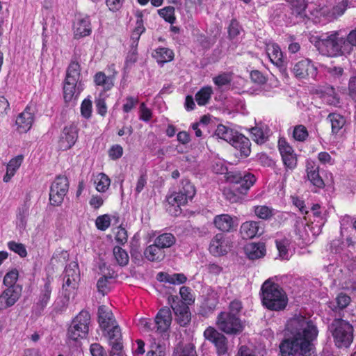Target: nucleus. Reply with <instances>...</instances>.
Instances as JSON below:
<instances>
[{
	"label": "nucleus",
	"mask_w": 356,
	"mask_h": 356,
	"mask_svg": "<svg viewBox=\"0 0 356 356\" xmlns=\"http://www.w3.org/2000/svg\"><path fill=\"white\" fill-rule=\"evenodd\" d=\"M80 78V65L79 63L72 62L67 70L63 86V96L65 102L71 101L74 97H77L82 88H80L81 82L77 86Z\"/></svg>",
	"instance_id": "nucleus-5"
},
{
	"label": "nucleus",
	"mask_w": 356,
	"mask_h": 356,
	"mask_svg": "<svg viewBox=\"0 0 356 356\" xmlns=\"http://www.w3.org/2000/svg\"><path fill=\"white\" fill-rule=\"evenodd\" d=\"M213 83L218 87L229 84L231 81V76L228 73H222L213 79Z\"/></svg>",
	"instance_id": "nucleus-60"
},
{
	"label": "nucleus",
	"mask_w": 356,
	"mask_h": 356,
	"mask_svg": "<svg viewBox=\"0 0 356 356\" xmlns=\"http://www.w3.org/2000/svg\"><path fill=\"white\" fill-rule=\"evenodd\" d=\"M293 73L298 79H302L307 77L314 78L317 74V68L309 59H302L295 64Z\"/></svg>",
	"instance_id": "nucleus-16"
},
{
	"label": "nucleus",
	"mask_w": 356,
	"mask_h": 356,
	"mask_svg": "<svg viewBox=\"0 0 356 356\" xmlns=\"http://www.w3.org/2000/svg\"><path fill=\"white\" fill-rule=\"evenodd\" d=\"M35 109L28 105L16 119L17 129L19 133H26L31 128L34 120Z\"/></svg>",
	"instance_id": "nucleus-17"
},
{
	"label": "nucleus",
	"mask_w": 356,
	"mask_h": 356,
	"mask_svg": "<svg viewBox=\"0 0 356 356\" xmlns=\"http://www.w3.org/2000/svg\"><path fill=\"white\" fill-rule=\"evenodd\" d=\"M329 329L338 348H348L350 346L353 341V327L348 322L336 318Z\"/></svg>",
	"instance_id": "nucleus-4"
},
{
	"label": "nucleus",
	"mask_w": 356,
	"mask_h": 356,
	"mask_svg": "<svg viewBox=\"0 0 356 356\" xmlns=\"http://www.w3.org/2000/svg\"><path fill=\"white\" fill-rule=\"evenodd\" d=\"M152 56L158 63L163 65L173 60L174 52L166 47H159L153 51Z\"/></svg>",
	"instance_id": "nucleus-38"
},
{
	"label": "nucleus",
	"mask_w": 356,
	"mask_h": 356,
	"mask_svg": "<svg viewBox=\"0 0 356 356\" xmlns=\"http://www.w3.org/2000/svg\"><path fill=\"white\" fill-rule=\"evenodd\" d=\"M78 134L79 129L76 124H70L65 126L58 140V149L66 151L72 148L78 139Z\"/></svg>",
	"instance_id": "nucleus-12"
},
{
	"label": "nucleus",
	"mask_w": 356,
	"mask_h": 356,
	"mask_svg": "<svg viewBox=\"0 0 356 356\" xmlns=\"http://www.w3.org/2000/svg\"><path fill=\"white\" fill-rule=\"evenodd\" d=\"M24 157L22 155H18L12 159L6 166V172L3 180L4 182H8L11 178L15 175L17 170L21 166Z\"/></svg>",
	"instance_id": "nucleus-34"
},
{
	"label": "nucleus",
	"mask_w": 356,
	"mask_h": 356,
	"mask_svg": "<svg viewBox=\"0 0 356 356\" xmlns=\"http://www.w3.org/2000/svg\"><path fill=\"white\" fill-rule=\"evenodd\" d=\"M274 210L267 206L260 205L254 207V212L255 215L262 219V220H268L270 218L274 215Z\"/></svg>",
	"instance_id": "nucleus-50"
},
{
	"label": "nucleus",
	"mask_w": 356,
	"mask_h": 356,
	"mask_svg": "<svg viewBox=\"0 0 356 356\" xmlns=\"http://www.w3.org/2000/svg\"><path fill=\"white\" fill-rule=\"evenodd\" d=\"M138 99L132 96H129L125 99V103L123 104L122 110L124 113L130 112L138 104Z\"/></svg>",
	"instance_id": "nucleus-61"
},
{
	"label": "nucleus",
	"mask_w": 356,
	"mask_h": 356,
	"mask_svg": "<svg viewBox=\"0 0 356 356\" xmlns=\"http://www.w3.org/2000/svg\"><path fill=\"white\" fill-rule=\"evenodd\" d=\"M284 338L279 346L281 356H289V338L286 335V330H285Z\"/></svg>",
	"instance_id": "nucleus-62"
},
{
	"label": "nucleus",
	"mask_w": 356,
	"mask_h": 356,
	"mask_svg": "<svg viewBox=\"0 0 356 356\" xmlns=\"http://www.w3.org/2000/svg\"><path fill=\"white\" fill-rule=\"evenodd\" d=\"M90 315L86 311H81L72 321L67 330V337L72 341L85 338L88 332Z\"/></svg>",
	"instance_id": "nucleus-7"
},
{
	"label": "nucleus",
	"mask_w": 356,
	"mask_h": 356,
	"mask_svg": "<svg viewBox=\"0 0 356 356\" xmlns=\"http://www.w3.org/2000/svg\"><path fill=\"white\" fill-rule=\"evenodd\" d=\"M223 194L226 200L231 203L241 202L244 200V197L246 195L244 193H241V191L234 189V186L232 184H230L229 187L224 190Z\"/></svg>",
	"instance_id": "nucleus-42"
},
{
	"label": "nucleus",
	"mask_w": 356,
	"mask_h": 356,
	"mask_svg": "<svg viewBox=\"0 0 356 356\" xmlns=\"http://www.w3.org/2000/svg\"><path fill=\"white\" fill-rule=\"evenodd\" d=\"M240 232L243 238L250 239L263 233V229L257 221H246L242 223Z\"/></svg>",
	"instance_id": "nucleus-23"
},
{
	"label": "nucleus",
	"mask_w": 356,
	"mask_h": 356,
	"mask_svg": "<svg viewBox=\"0 0 356 356\" xmlns=\"http://www.w3.org/2000/svg\"><path fill=\"white\" fill-rule=\"evenodd\" d=\"M230 144L235 149L239 150L242 156H248L250 154L251 144L250 140L239 133H238Z\"/></svg>",
	"instance_id": "nucleus-30"
},
{
	"label": "nucleus",
	"mask_w": 356,
	"mask_h": 356,
	"mask_svg": "<svg viewBox=\"0 0 356 356\" xmlns=\"http://www.w3.org/2000/svg\"><path fill=\"white\" fill-rule=\"evenodd\" d=\"M293 243L301 248L310 243V238L303 225H302L301 227L296 230L295 236H293Z\"/></svg>",
	"instance_id": "nucleus-45"
},
{
	"label": "nucleus",
	"mask_w": 356,
	"mask_h": 356,
	"mask_svg": "<svg viewBox=\"0 0 356 356\" xmlns=\"http://www.w3.org/2000/svg\"><path fill=\"white\" fill-rule=\"evenodd\" d=\"M181 184V186L178 192L173 193L167 197L168 203L178 208L191 201L196 192L194 186L189 181L182 180Z\"/></svg>",
	"instance_id": "nucleus-8"
},
{
	"label": "nucleus",
	"mask_w": 356,
	"mask_h": 356,
	"mask_svg": "<svg viewBox=\"0 0 356 356\" xmlns=\"http://www.w3.org/2000/svg\"><path fill=\"white\" fill-rule=\"evenodd\" d=\"M318 331L313 321L302 315L291 318V355L311 356L314 353L313 341Z\"/></svg>",
	"instance_id": "nucleus-1"
},
{
	"label": "nucleus",
	"mask_w": 356,
	"mask_h": 356,
	"mask_svg": "<svg viewBox=\"0 0 356 356\" xmlns=\"http://www.w3.org/2000/svg\"><path fill=\"white\" fill-rule=\"evenodd\" d=\"M135 17L136 18V26L131 35V46L133 47H137L141 34L145 31L143 24V12L137 10L135 13Z\"/></svg>",
	"instance_id": "nucleus-29"
},
{
	"label": "nucleus",
	"mask_w": 356,
	"mask_h": 356,
	"mask_svg": "<svg viewBox=\"0 0 356 356\" xmlns=\"http://www.w3.org/2000/svg\"><path fill=\"white\" fill-rule=\"evenodd\" d=\"M113 255L117 263L120 266H125L129 262V255L127 252L119 246H115L113 248Z\"/></svg>",
	"instance_id": "nucleus-51"
},
{
	"label": "nucleus",
	"mask_w": 356,
	"mask_h": 356,
	"mask_svg": "<svg viewBox=\"0 0 356 356\" xmlns=\"http://www.w3.org/2000/svg\"><path fill=\"white\" fill-rule=\"evenodd\" d=\"M213 94V90L211 86H206L202 88L195 95V100L198 105L204 106L209 102L211 95Z\"/></svg>",
	"instance_id": "nucleus-48"
},
{
	"label": "nucleus",
	"mask_w": 356,
	"mask_h": 356,
	"mask_svg": "<svg viewBox=\"0 0 356 356\" xmlns=\"http://www.w3.org/2000/svg\"><path fill=\"white\" fill-rule=\"evenodd\" d=\"M179 294L185 304L191 305L194 302L193 296L189 287L181 286L179 290Z\"/></svg>",
	"instance_id": "nucleus-59"
},
{
	"label": "nucleus",
	"mask_w": 356,
	"mask_h": 356,
	"mask_svg": "<svg viewBox=\"0 0 356 356\" xmlns=\"http://www.w3.org/2000/svg\"><path fill=\"white\" fill-rule=\"evenodd\" d=\"M52 280L53 279L50 276L43 279V284L40 286V293L33 306L34 310L38 314L43 312L50 300Z\"/></svg>",
	"instance_id": "nucleus-14"
},
{
	"label": "nucleus",
	"mask_w": 356,
	"mask_h": 356,
	"mask_svg": "<svg viewBox=\"0 0 356 356\" xmlns=\"http://www.w3.org/2000/svg\"><path fill=\"white\" fill-rule=\"evenodd\" d=\"M8 248L10 250L19 254L21 257H25L27 255L26 249L22 243H17L14 241L8 243Z\"/></svg>",
	"instance_id": "nucleus-54"
},
{
	"label": "nucleus",
	"mask_w": 356,
	"mask_h": 356,
	"mask_svg": "<svg viewBox=\"0 0 356 356\" xmlns=\"http://www.w3.org/2000/svg\"><path fill=\"white\" fill-rule=\"evenodd\" d=\"M229 248V241L223 234H218L210 243L209 251L214 256H220L226 254Z\"/></svg>",
	"instance_id": "nucleus-21"
},
{
	"label": "nucleus",
	"mask_w": 356,
	"mask_h": 356,
	"mask_svg": "<svg viewBox=\"0 0 356 356\" xmlns=\"http://www.w3.org/2000/svg\"><path fill=\"white\" fill-rule=\"evenodd\" d=\"M204 338L216 347L218 355H225L228 350L227 337L213 327H207L204 332Z\"/></svg>",
	"instance_id": "nucleus-13"
},
{
	"label": "nucleus",
	"mask_w": 356,
	"mask_h": 356,
	"mask_svg": "<svg viewBox=\"0 0 356 356\" xmlns=\"http://www.w3.org/2000/svg\"><path fill=\"white\" fill-rule=\"evenodd\" d=\"M115 76H106L104 72H97L94 76L96 86H101L105 91L110 90L114 86Z\"/></svg>",
	"instance_id": "nucleus-36"
},
{
	"label": "nucleus",
	"mask_w": 356,
	"mask_h": 356,
	"mask_svg": "<svg viewBox=\"0 0 356 356\" xmlns=\"http://www.w3.org/2000/svg\"><path fill=\"white\" fill-rule=\"evenodd\" d=\"M266 53L270 60L277 67H284L283 54L280 47L275 43H269L266 45Z\"/></svg>",
	"instance_id": "nucleus-27"
},
{
	"label": "nucleus",
	"mask_w": 356,
	"mask_h": 356,
	"mask_svg": "<svg viewBox=\"0 0 356 356\" xmlns=\"http://www.w3.org/2000/svg\"><path fill=\"white\" fill-rule=\"evenodd\" d=\"M255 176L250 172H232L227 176L228 182L234 186V189L247 194L250 188L256 182Z\"/></svg>",
	"instance_id": "nucleus-9"
},
{
	"label": "nucleus",
	"mask_w": 356,
	"mask_h": 356,
	"mask_svg": "<svg viewBox=\"0 0 356 356\" xmlns=\"http://www.w3.org/2000/svg\"><path fill=\"white\" fill-rule=\"evenodd\" d=\"M213 223L218 229L228 232L236 228L238 218L229 214H220L214 217Z\"/></svg>",
	"instance_id": "nucleus-19"
},
{
	"label": "nucleus",
	"mask_w": 356,
	"mask_h": 356,
	"mask_svg": "<svg viewBox=\"0 0 356 356\" xmlns=\"http://www.w3.org/2000/svg\"><path fill=\"white\" fill-rule=\"evenodd\" d=\"M154 242L163 250L171 247L175 243V238L170 233H165L156 237Z\"/></svg>",
	"instance_id": "nucleus-49"
},
{
	"label": "nucleus",
	"mask_w": 356,
	"mask_h": 356,
	"mask_svg": "<svg viewBox=\"0 0 356 356\" xmlns=\"http://www.w3.org/2000/svg\"><path fill=\"white\" fill-rule=\"evenodd\" d=\"M244 252L249 259H258L266 254V247L263 243L252 242L245 245Z\"/></svg>",
	"instance_id": "nucleus-25"
},
{
	"label": "nucleus",
	"mask_w": 356,
	"mask_h": 356,
	"mask_svg": "<svg viewBox=\"0 0 356 356\" xmlns=\"http://www.w3.org/2000/svg\"><path fill=\"white\" fill-rule=\"evenodd\" d=\"M69 188L68 180L65 176H58L51 184L49 200L52 205H60L66 195Z\"/></svg>",
	"instance_id": "nucleus-11"
},
{
	"label": "nucleus",
	"mask_w": 356,
	"mask_h": 356,
	"mask_svg": "<svg viewBox=\"0 0 356 356\" xmlns=\"http://www.w3.org/2000/svg\"><path fill=\"white\" fill-rule=\"evenodd\" d=\"M22 295L19 286L8 287L0 293V312L13 306Z\"/></svg>",
	"instance_id": "nucleus-15"
},
{
	"label": "nucleus",
	"mask_w": 356,
	"mask_h": 356,
	"mask_svg": "<svg viewBox=\"0 0 356 356\" xmlns=\"http://www.w3.org/2000/svg\"><path fill=\"white\" fill-rule=\"evenodd\" d=\"M287 276L271 277L266 280L261 286V300L263 305L270 310H281L287 305V296L279 282L283 283Z\"/></svg>",
	"instance_id": "nucleus-2"
},
{
	"label": "nucleus",
	"mask_w": 356,
	"mask_h": 356,
	"mask_svg": "<svg viewBox=\"0 0 356 356\" xmlns=\"http://www.w3.org/2000/svg\"><path fill=\"white\" fill-rule=\"evenodd\" d=\"M96 190L99 193H105L111 185V179L104 173H99L94 178Z\"/></svg>",
	"instance_id": "nucleus-43"
},
{
	"label": "nucleus",
	"mask_w": 356,
	"mask_h": 356,
	"mask_svg": "<svg viewBox=\"0 0 356 356\" xmlns=\"http://www.w3.org/2000/svg\"><path fill=\"white\" fill-rule=\"evenodd\" d=\"M154 323L157 332H166L172 323V313L170 308L167 307L161 308L155 316Z\"/></svg>",
	"instance_id": "nucleus-20"
},
{
	"label": "nucleus",
	"mask_w": 356,
	"mask_h": 356,
	"mask_svg": "<svg viewBox=\"0 0 356 356\" xmlns=\"http://www.w3.org/2000/svg\"><path fill=\"white\" fill-rule=\"evenodd\" d=\"M346 9V4L344 0L337 5L336 7L332 8V13L330 12V17L331 18H335L342 15Z\"/></svg>",
	"instance_id": "nucleus-63"
},
{
	"label": "nucleus",
	"mask_w": 356,
	"mask_h": 356,
	"mask_svg": "<svg viewBox=\"0 0 356 356\" xmlns=\"http://www.w3.org/2000/svg\"><path fill=\"white\" fill-rule=\"evenodd\" d=\"M157 280L172 284H181L186 282L187 277L184 273L169 274L161 272L157 275Z\"/></svg>",
	"instance_id": "nucleus-33"
},
{
	"label": "nucleus",
	"mask_w": 356,
	"mask_h": 356,
	"mask_svg": "<svg viewBox=\"0 0 356 356\" xmlns=\"http://www.w3.org/2000/svg\"><path fill=\"white\" fill-rule=\"evenodd\" d=\"M111 222V216L108 214H104L96 218L95 225L98 229L105 231L110 227Z\"/></svg>",
	"instance_id": "nucleus-53"
},
{
	"label": "nucleus",
	"mask_w": 356,
	"mask_h": 356,
	"mask_svg": "<svg viewBox=\"0 0 356 356\" xmlns=\"http://www.w3.org/2000/svg\"><path fill=\"white\" fill-rule=\"evenodd\" d=\"M144 254L145 257L151 261H161L165 257L163 250L157 245L155 242L145 250Z\"/></svg>",
	"instance_id": "nucleus-37"
},
{
	"label": "nucleus",
	"mask_w": 356,
	"mask_h": 356,
	"mask_svg": "<svg viewBox=\"0 0 356 356\" xmlns=\"http://www.w3.org/2000/svg\"><path fill=\"white\" fill-rule=\"evenodd\" d=\"M268 129L266 126L263 127H255L251 129L252 138L257 144L264 143L268 138Z\"/></svg>",
	"instance_id": "nucleus-46"
},
{
	"label": "nucleus",
	"mask_w": 356,
	"mask_h": 356,
	"mask_svg": "<svg viewBox=\"0 0 356 356\" xmlns=\"http://www.w3.org/2000/svg\"><path fill=\"white\" fill-rule=\"evenodd\" d=\"M345 39L350 55L353 52L354 47H356V28L350 31Z\"/></svg>",
	"instance_id": "nucleus-58"
},
{
	"label": "nucleus",
	"mask_w": 356,
	"mask_h": 356,
	"mask_svg": "<svg viewBox=\"0 0 356 356\" xmlns=\"http://www.w3.org/2000/svg\"><path fill=\"white\" fill-rule=\"evenodd\" d=\"M18 279V271L15 269L8 272L3 277V284L8 287L18 286L15 283Z\"/></svg>",
	"instance_id": "nucleus-55"
},
{
	"label": "nucleus",
	"mask_w": 356,
	"mask_h": 356,
	"mask_svg": "<svg viewBox=\"0 0 356 356\" xmlns=\"http://www.w3.org/2000/svg\"><path fill=\"white\" fill-rule=\"evenodd\" d=\"M321 97L327 104L337 106L339 104V97L332 87L327 86L321 90Z\"/></svg>",
	"instance_id": "nucleus-41"
},
{
	"label": "nucleus",
	"mask_w": 356,
	"mask_h": 356,
	"mask_svg": "<svg viewBox=\"0 0 356 356\" xmlns=\"http://www.w3.org/2000/svg\"><path fill=\"white\" fill-rule=\"evenodd\" d=\"M345 38L338 31L322 34L315 42V46L323 55L330 57L348 56L349 52Z\"/></svg>",
	"instance_id": "nucleus-3"
},
{
	"label": "nucleus",
	"mask_w": 356,
	"mask_h": 356,
	"mask_svg": "<svg viewBox=\"0 0 356 356\" xmlns=\"http://www.w3.org/2000/svg\"><path fill=\"white\" fill-rule=\"evenodd\" d=\"M111 327V329H108L109 344L113 349L120 350L123 347L121 329L117 324L112 325Z\"/></svg>",
	"instance_id": "nucleus-32"
},
{
	"label": "nucleus",
	"mask_w": 356,
	"mask_h": 356,
	"mask_svg": "<svg viewBox=\"0 0 356 356\" xmlns=\"http://www.w3.org/2000/svg\"><path fill=\"white\" fill-rule=\"evenodd\" d=\"M218 328L227 334H238L244 329V324L236 314L222 312L216 318Z\"/></svg>",
	"instance_id": "nucleus-6"
},
{
	"label": "nucleus",
	"mask_w": 356,
	"mask_h": 356,
	"mask_svg": "<svg viewBox=\"0 0 356 356\" xmlns=\"http://www.w3.org/2000/svg\"><path fill=\"white\" fill-rule=\"evenodd\" d=\"M98 321L100 327L104 330L109 329L112 325L116 324L113 313L105 305L99 307Z\"/></svg>",
	"instance_id": "nucleus-24"
},
{
	"label": "nucleus",
	"mask_w": 356,
	"mask_h": 356,
	"mask_svg": "<svg viewBox=\"0 0 356 356\" xmlns=\"http://www.w3.org/2000/svg\"><path fill=\"white\" fill-rule=\"evenodd\" d=\"M172 308L177 316V321L181 326H185L191 319L188 307L185 304L172 305Z\"/></svg>",
	"instance_id": "nucleus-35"
},
{
	"label": "nucleus",
	"mask_w": 356,
	"mask_h": 356,
	"mask_svg": "<svg viewBox=\"0 0 356 356\" xmlns=\"http://www.w3.org/2000/svg\"><path fill=\"white\" fill-rule=\"evenodd\" d=\"M309 10L311 17L316 22H320L322 17L330 19V10L327 6H316V4H310Z\"/></svg>",
	"instance_id": "nucleus-39"
},
{
	"label": "nucleus",
	"mask_w": 356,
	"mask_h": 356,
	"mask_svg": "<svg viewBox=\"0 0 356 356\" xmlns=\"http://www.w3.org/2000/svg\"><path fill=\"white\" fill-rule=\"evenodd\" d=\"M92 33L91 22L88 16L77 17L73 24L74 39H80L88 36Z\"/></svg>",
	"instance_id": "nucleus-18"
},
{
	"label": "nucleus",
	"mask_w": 356,
	"mask_h": 356,
	"mask_svg": "<svg viewBox=\"0 0 356 356\" xmlns=\"http://www.w3.org/2000/svg\"><path fill=\"white\" fill-rule=\"evenodd\" d=\"M238 133L229 127L219 124L216 129L215 135L218 138L222 139L230 144Z\"/></svg>",
	"instance_id": "nucleus-40"
},
{
	"label": "nucleus",
	"mask_w": 356,
	"mask_h": 356,
	"mask_svg": "<svg viewBox=\"0 0 356 356\" xmlns=\"http://www.w3.org/2000/svg\"><path fill=\"white\" fill-rule=\"evenodd\" d=\"M122 154L123 149L120 145H113L108 151V156L113 160L118 159Z\"/></svg>",
	"instance_id": "nucleus-64"
},
{
	"label": "nucleus",
	"mask_w": 356,
	"mask_h": 356,
	"mask_svg": "<svg viewBox=\"0 0 356 356\" xmlns=\"http://www.w3.org/2000/svg\"><path fill=\"white\" fill-rule=\"evenodd\" d=\"M114 274V271L111 273L109 271L108 274L104 275L98 280L97 287L98 291L103 296L107 294L113 288V284L115 282Z\"/></svg>",
	"instance_id": "nucleus-31"
},
{
	"label": "nucleus",
	"mask_w": 356,
	"mask_h": 356,
	"mask_svg": "<svg viewBox=\"0 0 356 356\" xmlns=\"http://www.w3.org/2000/svg\"><path fill=\"white\" fill-rule=\"evenodd\" d=\"M149 350L146 356H165V348L163 345L156 342V339L150 336Z\"/></svg>",
	"instance_id": "nucleus-44"
},
{
	"label": "nucleus",
	"mask_w": 356,
	"mask_h": 356,
	"mask_svg": "<svg viewBox=\"0 0 356 356\" xmlns=\"http://www.w3.org/2000/svg\"><path fill=\"white\" fill-rule=\"evenodd\" d=\"M92 101L89 98L85 99L81 105V115L86 119L90 118L92 115Z\"/></svg>",
	"instance_id": "nucleus-56"
},
{
	"label": "nucleus",
	"mask_w": 356,
	"mask_h": 356,
	"mask_svg": "<svg viewBox=\"0 0 356 356\" xmlns=\"http://www.w3.org/2000/svg\"><path fill=\"white\" fill-rule=\"evenodd\" d=\"M159 15L165 19L167 22L172 24L175 22V8L172 6H167L162 9L158 10Z\"/></svg>",
	"instance_id": "nucleus-52"
},
{
	"label": "nucleus",
	"mask_w": 356,
	"mask_h": 356,
	"mask_svg": "<svg viewBox=\"0 0 356 356\" xmlns=\"http://www.w3.org/2000/svg\"><path fill=\"white\" fill-rule=\"evenodd\" d=\"M327 120L331 124L332 134L335 136H340L344 131L346 120L343 116L338 113H330Z\"/></svg>",
	"instance_id": "nucleus-28"
},
{
	"label": "nucleus",
	"mask_w": 356,
	"mask_h": 356,
	"mask_svg": "<svg viewBox=\"0 0 356 356\" xmlns=\"http://www.w3.org/2000/svg\"><path fill=\"white\" fill-rule=\"evenodd\" d=\"M63 280V288L65 291V296H70L74 293L80 281L79 265L76 261L70 262L66 266Z\"/></svg>",
	"instance_id": "nucleus-10"
},
{
	"label": "nucleus",
	"mask_w": 356,
	"mask_h": 356,
	"mask_svg": "<svg viewBox=\"0 0 356 356\" xmlns=\"http://www.w3.org/2000/svg\"><path fill=\"white\" fill-rule=\"evenodd\" d=\"M306 168L307 177L311 183H312L314 186H316L318 188H323L325 185L324 181L319 175V168L315 161L312 160H307Z\"/></svg>",
	"instance_id": "nucleus-26"
},
{
	"label": "nucleus",
	"mask_w": 356,
	"mask_h": 356,
	"mask_svg": "<svg viewBox=\"0 0 356 356\" xmlns=\"http://www.w3.org/2000/svg\"><path fill=\"white\" fill-rule=\"evenodd\" d=\"M307 4L305 0H291V22L300 23L307 16L305 12Z\"/></svg>",
	"instance_id": "nucleus-22"
},
{
	"label": "nucleus",
	"mask_w": 356,
	"mask_h": 356,
	"mask_svg": "<svg viewBox=\"0 0 356 356\" xmlns=\"http://www.w3.org/2000/svg\"><path fill=\"white\" fill-rule=\"evenodd\" d=\"M293 136L295 140L304 141L308 136L306 127L303 125H299L294 128Z\"/></svg>",
	"instance_id": "nucleus-57"
},
{
	"label": "nucleus",
	"mask_w": 356,
	"mask_h": 356,
	"mask_svg": "<svg viewBox=\"0 0 356 356\" xmlns=\"http://www.w3.org/2000/svg\"><path fill=\"white\" fill-rule=\"evenodd\" d=\"M278 149L282 162L286 168L289 166V145L286 138L282 137L278 140Z\"/></svg>",
	"instance_id": "nucleus-47"
}]
</instances>
